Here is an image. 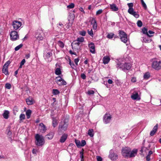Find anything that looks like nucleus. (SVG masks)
Listing matches in <instances>:
<instances>
[{
    "instance_id": "1",
    "label": "nucleus",
    "mask_w": 161,
    "mask_h": 161,
    "mask_svg": "<svg viewBox=\"0 0 161 161\" xmlns=\"http://www.w3.org/2000/svg\"><path fill=\"white\" fill-rule=\"evenodd\" d=\"M137 150L134 149L131 151V149L128 147H125L122 149V154L125 158H131L134 157L137 154Z\"/></svg>"
},
{
    "instance_id": "2",
    "label": "nucleus",
    "mask_w": 161,
    "mask_h": 161,
    "mask_svg": "<svg viewBox=\"0 0 161 161\" xmlns=\"http://www.w3.org/2000/svg\"><path fill=\"white\" fill-rule=\"evenodd\" d=\"M117 67L120 69L122 70L125 71L129 70L131 67V65L130 63H121L119 62L117 64Z\"/></svg>"
},
{
    "instance_id": "3",
    "label": "nucleus",
    "mask_w": 161,
    "mask_h": 161,
    "mask_svg": "<svg viewBox=\"0 0 161 161\" xmlns=\"http://www.w3.org/2000/svg\"><path fill=\"white\" fill-rule=\"evenodd\" d=\"M36 140V144L37 146H42L45 143V140L43 137L39 134H36L35 136Z\"/></svg>"
},
{
    "instance_id": "4",
    "label": "nucleus",
    "mask_w": 161,
    "mask_h": 161,
    "mask_svg": "<svg viewBox=\"0 0 161 161\" xmlns=\"http://www.w3.org/2000/svg\"><path fill=\"white\" fill-rule=\"evenodd\" d=\"M151 66L155 70H160L161 69V61L157 59H153L151 64Z\"/></svg>"
},
{
    "instance_id": "5",
    "label": "nucleus",
    "mask_w": 161,
    "mask_h": 161,
    "mask_svg": "<svg viewBox=\"0 0 161 161\" xmlns=\"http://www.w3.org/2000/svg\"><path fill=\"white\" fill-rule=\"evenodd\" d=\"M108 157L112 160L115 161L118 158V155L115 153V151L114 150L111 149L109 152Z\"/></svg>"
},
{
    "instance_id": "6",
    "label": "nucleus",
    "mask_w": 161,
    "mask_h": 161,
    "mask_svg": "<svg viewBox=\"0 0 161 161\" xmlns=\"http://www.w3.org/2000/svg\"><path fill=\"white\" fill-rule=\"evenodd\" d=\"M119 34L121 41L124 43H126L128 40L126 34L123 31H119Z\"/></svg>"
},
{
    "instance_id": "7",
    "label": "nucleus",
    "mask_w": 161,
    "mask_h": 161,
    "mask_svg": "<svg viewBox=\"0 0 161 161\" xmlns=\"http://www.w3.org/2000/svg\"><path fill=\"white\" fill-rule=\"evenodd\" d=\"M55 80L56 82L59 86L66 85L67 84L66 82L60 76L56 77Z\"/></svg>"
},
{
    "instance_id": "8",
    "label": "nucleus",
    "mask_w": 161,
    "mask_h": 161,
    "mask_svg": "<svg viewBox=\"0 0 161 161\" xmlns=\"http://www.w3.org/2000/svg\"><path fill=\"white\" fill-rule=\"evenodd\" d=\"M112 116L109 114H106L103 117V121L105 124L109 123L112 118Z\"/></svg>"
},
{
    "instance_id": "9",
    "label": "nucleus",
    "mask_w": 161,
    "mask_h": 161,
    "mask_svg": "<svg viewBox=\"0 0 161 161\" xmlns=\"http://www.w3.org/2000/svg\"><path fill=\"white\" fill-rule=\"evenodd\" d=\"M43 31L42 30L39 29L37 30L36 34V37L37 39L39 40H42L43 39V37L42 36Z\"/></svg>"
},
{
    "instance_id": "10",
    "label": "nucleus",
    "mask_w": 161,
    "mask_h": 161,
    "mask_svg": "<svg viewBox=\"0 0 161 161\" xmlns=\"http://www.w3.org/2000/svg\"><path fill=\"white\" fill-rule=\"evenodd\" d=\"M12 25L15 30L18 29L22 25V23L18 20H14L12 22Z\"/></svg>"
},
{
    "instance_id": "11",
    "label": "nucleus",
    "mask_w": 161,
    "mask_h": 161,
    "mask_svg": "<svg viewBox=\"0 0 161 161\" xmlns=\"http://www.w3.org/2000/svg\"><path fill=\"white\" fill-rule=\"evenodd\" d=\"M68 124L65 121L61 122L59 125L58 130L64 131L66 130L68 127Z\"/></svg>"
},
{
    "instance_id": "12",
    "label": "nucleus",
    "mask_w": 161,
    "mask_h": 161,
    "mask_svg": "<svg viewBox=\"0 0 161 161\" xmlns=\"http://www.w3.org/2000/svg\"><path fill=\"white\" fill-rule=\"evenodd\" d=\"M11 40L15 41L19 38V36L18 32L15 31H12L10 34Z\"/></svg>"
},
{
    "instance_id": "13",
    "label": "nucleus",
    "mask_w": 161,
    "mask_h": 161,
    "mask_svg": "<svg viewBox=\"0 0 161 161\" xmlns=\"http://www.w3.org/2000/svg\"><path fill=\"white\" fill-rule=\"evenodd\" d=\"M39 130L42 133H44L47 130L46 126L43 123H41L39 125Z\"/></svg>"
},
{
    "instance_id": "14",
    "label": "nucleus",
    "mask_w": 161,
    "mask_h": 161,
    "mask_svg": "<svg viewBox=\"0 0 161 161\" xmlns=\"http://www.w3.org/2000/svg\"><path fill=\"white\" fill-rule=\"evenodd\" d=\"M128 12L136 18H138L139 16V14H137L135 11H134L133 8H129Z\"/></svg>"
},
{
    "instance_id": "15",
    "label": "nucleus",
    "mask_w": 161,
    "mask_h": 161,
    "mask_svg": "<svg viewBox=\"0 0 161 161\" xmlns=\"http://www.w3.org/2000/svg\"><path fill=\"white\" fill-rule=\"evenodd\" d=\"M88 47L90 49V52L92 53H95V47L94 44L93 42H91L88 45Z\"/></svg>"
},
{
    "instance_id": "16",
    "label": "nucleus",
    "mask_w": 161,
    "mask_h": 161,
    "mask_svg": "<svg viewBox=\"0 0 161 161\" xmlns=\"http://www.w3.org/2000/svg\"><path fill=\"white\" fill-rule=\"evenodd\" d=\"M131 97L132 99L134 100H139L141 99L140 97L139 96L138 93L135 92L131 95Z\"/></svg>"
},
{
    "instance_id": "17",
    "label": "nucleus",
    "mask_w": 161,
    "mask_h": 161,
    "mask_svg": "<svg viewBox=\"0 0 161 161\" xmlns=\"http://www.w3.org/2000/svg\"><path fill=\"white\" fill-rule=\"evenodd\" d=\"M68 137V135L67 134H63L60 138L59 142L61 143H64L67 139Z\"/></svg>"
},
{
    "instance_id": "18",
    "label": "nucleus",
    "mask_w": 161,
    "mask_h": 161,
    "mask_svg": "<svg viewBox=\"0 0 161 161\" xmlns=\"http://www.w3.org/2000/svg\"><path fill=\"white\" fill-rule=\"evenodd\" d=\"M158 128V125L157 124L153 127L152 130L150 132V135L151 136H153L157 132Z\"/></svg>"
},
{
    "instance_id": "19",
    "label": "nucleus",
    "mask_w": 161,
    "mask_h": 161,
    "mask_svg": "<svg viewBox=\"0 0 161 161\" xmlns=\"http://www.w3.org/2000/svg\"><path fill=\"white\" fill-rule=\"evenodd\" d=\"M91 24L93 25V30H96L97 27V21L96 19L94 18H93L91 22Z\"/></svg>"
},
{
    "instance_id": "20",
    "label": "nucleus",
    "mask_w": 161,
    "mask_h": 161,
    "mask_svg": "<svg viewBox=\"0 0 161 161\" xmlns=\"http://www.w3.org/2000/svg\"><path fill=\"white\" fill-rule=\"evenodd\" d=\"M110 60V58L108 56H104L103 58V63L104 64H107L109 63Z\"/></svg>"
},
{
    "instance_id": "21",
    "label": "nucleus",
    "mask_w": 161,
    "mask_h": 161,
    "mask_svg": "<svg viewBox=\"0 0 161 161\" xmlns=\"http://www.w3.org/2000/svg\"><path fill=\"white\" fill-rule=\"evenodd\" d=\"M9 112L7 110H5L4 111V112L3 114V118L6 119H8L9 117Z\"/></svg>"
},
{
    "instance_id": "22",
    "label": "nucleus",
    "mask_w": 161,
    "mask_h": 161,
    "mask_svg": "<svg viewBox=\"0 0 161 161\" xmlns=\"http://www.w3.org/2000/svg\"><path fill=\"white\" fill-rule=\"evenodd\" d=\"M54 135V133L53 132H50L48 135L46 136V138L48 140H51L53 138Z\"/></svg>"
},
{
    "instance_id": "23",
    "label": "nucleus",
    "mask_w": 161,
    "mask_h": 161,
    "mask_svg": "<svg viewBox=\"0 0 161 161\" xmlns=\"http://www.w3.org/2000/svg\"><path fill=\"white\" fill-rule=\"evenodd\" d=\"M110 8L111 9L114 11H117L119 9L116 6L115 4H111L110 5Z\"/></svg>"
},
{
    "instance_id": "24",
    "label": "nucleus",
    "mask_w": 161,
    "mask_h": 161,
    "mask_svg": "<svg viewBox=\"0 0 161 161\" xmlns=\"http://www.w3.org/2000/svg\"><path fill=\"white\" fill-rule=\"evenodd\" d=\"M142 31L144 34H146L149 37H151L153 36L152 35H149L147 32V29L145 27L143 28L142 29Z\"/></svg>"
},
{
    "instance_id": "25",
    "label": "nucleus",
    "mask_w": 161,
    "mask_h": 161,
    "mask_svg": "<svg viewBox=\"0 0 161 161\" xmlns=\"http://www.w3.org/2000/svg\"><path fill=\"white\" fill-rule=\"evenodd\" d=\"M58 123L57 122V120L56 118H53L52 124L53 126L54 127H56L58 125Z\"/></svg>"
},
{
    "instance_id": "26",
    "label": "nucleus",
    "mask_w": 161,
    "mask_h": 161,
    "mask_svg": "<svg viewBox=\"0 0 161 161\" xmlns=\"http://www.w3.org/2000/svg\"><path fill=\"white\" fill-rule=\"evenodd\" d=\"M2 71L3 73H4L6 75H9L8 68L3 67Z\"/></svg>"
},
{
    "instance_id": "27",
    "label": "nucleus",
    "mask_w": 161,
    "mask_h": 161,
    "mask_svg": "<svg viewBox=\"0 0 161 161\" xmlns=\"http://www.w3.org/2000/svg\"><path fill=\"white\" fill-rule=\"evenodd\" d=\"M55 73L57 75H59L61 74V69L59 68H57L55 69Z\"/></svg>"
},
{
    "instance_id": "28",
    "label": "nucleus",
    "mask_w": 161,
    "mask_h": 161,
    "mask_svg": "<svg viewBox=\"0 0 161 161\" xmlns=\"http://www.w3.org/2000/svg\"><path fill=\"white\" fill-rule=\"evenodd\" d=\"M31 111L30 109H28L27 110L26 112V115L27 116V119H29L31 116Z\"/></svg>"
},
{
    "instance_id": "29",
    "label": "nucleus",
    "mask_w": 161,
    "mask_h": 161,
    "mask_svg": "<svg viewBox=\"0 0 161 161\" xmlns=\"http://www.w3.org/2000/svg\"><path fill=\"white\" fill-rule=\"evenodd\" d=\"M94 131L92 129H89L88 130V134L91 137H92L94 136Z\"/></svg>"
},
{
    "instance_id": "30",
    "label": "nucleus",
    "mask_w": 161,
    "mask_h": 161,
    "mask_svg": "<svg viewBox=\"0 0 161 161\" xmlns=\"http://www.w3.org/2000/svg\"><path fill=\"white\" fill-rule=\"evenodd\" d=\"M150 76L149 73V72H147L144 74L143 77L144 79L147 80L149 78Z\"/></svg>"
},
{
    "instance_id": "31",
    "label": "nucleus",
    "mask_w": 161,
    "mask_h": 161,
    "mask_svg": "<svg viewBox=\"0 0 161 161\" xmlns=\"http://www.w3.org/2000/svg\"><path fill=\"white\" fill-rule=\"evenodd\" d=\"M58 46L61 48H63L64 47V44L61 41H58Z\"/></svg>"
},
{
    "instance_id": "32",
    "label": "nucleus",
    "mask_w": 161,
    "mask_h": 161,
    "mask_svg": "<svg viewBox=\"0 0 161 161\" xmlns=\"http://www.w3.org/2000/svg\"><path fill=\"white\" fill-rule=\"evenodd\" d=\"M80 42H79L77 40L76 41H74L72 43V44H73V45H76L78 46V48H80V47L79 46V45H80Z\"/></svg>"
},
{
    "instance_id": "33",
    "label": "nucleus",
    "mask_w": 161,
    "mask_h": 161,
    "mask_svg": "<svg viewBox=\"0 0 161 161\" xmlns=\"http://www.w3.org/2000/svg\"><path fill=\"white\" fill-rule=\"evenodd\" d=\"M69 65L71 66V67L72 68V69H75V68L76 67L75 66V65L74 64L73 62H71V60L70 59H69Z\"/></svg>"
},
{
    "instance_id": "34",
    "label": "nucleus",
    "mask_w": 161,
    "mask_h": 161,
    "mask_svg": "<svg viewBox=\"0 0 161 161\" xmlns=\"http://www.w3.org/2000/svg\"><path fill=\"white\" fill-rule=\"evenodd\" d=\"M75 142L77 147H80V142L79 140L75 139Z\"/></svg>"
},
{
    "instance_id": "35",
    "label": "nucleus",
    "mask_w": 161,
    "mask_h": 161,
    "mask_svg": "<svg viewBox=\"0 0 161 161\" xmlns=\"http://www.w3.org/2000/svg\"><path fill=\"white\" fill-rule=\"evenodd\" d=\"M23 45L22 44H20L19 45H18L17 47H16L15 48L14 50L15 51H17L19 50L21 48Z\"/></svg>"
},
{
    "instance_id": "36",
    "label": "nucleus",
    "mask_w": 161,
    "mask_h": 161,
    "mask_svg": "<svg viewBox=\"0 0 161 161\" xmlns=\"http://www.w3.org/2000/svg\"><path fill=\"white\" fill-rule=\"evenodd\" d=\"M53 93L54 95H56L60 93L59 91L57 89H53Z\"/></svg>"
},
{
    "instance_id": "37",
    "label": "nucleus",
    "mask_w": 161,
    "mask_h": 161,
    "mask_svg": "<svg viewBox=\"0 0 161 161\" xmlns=\"http://www.w3.org/2000/svg\"><path fill=\"white\" fill-rule=\"evenodd\" d=\"M114 34L112 33H108L107 35V37L109 39H112L113 38Z\"/></svg>"
},
{
    "instance_id": "38",
    "label": "nucleus",
    "mask_w": 161,
    "mask_h": 161,
    "mask_svg": "<svg viewBox=\"0 0 161 161\" xmlns=\"http://www.w3.org/2000/svg\"><path fill=\"white\" fill-rule=\"evenodd\" d=\"M84 38L82 37H78L77 39V40L80 42V43L83 42L84 41Z\"/></svg>"
},
{
    "instance_id": "39",
    "label": "nucleus",
    "mask_w": 161,
    "mask_h": 161,
    "mask_svg": "<svg viewBox=\"0 0 161 161\" xmlns=\"http://www.w3.org/2000/svg\"><path fill=\"white\" fill-rule=\"evenodd\" d=\"M26 102L27 104L28 105L32 104H33V102L32 100H30L29 99L27 98L26 99Z\"/></svg>"
},
{
    "instance_id": "40",
    "label": "nucleus",
    "mask_w": 161,
    "mask_h": 161,
    "mask_svg": "<svg viewBox=\"0 0 161 161\" xmlns=\"http://www.w3.org/2000/svg\"><path fill=\"white\" fill-rule=\"evenodd\" d=\"M25 62V59H23L20 63V64L19 68H21L22 66L23 65Z\"/></svg>"
},
{
    "instance_id": "41",
    "label": "nucleus",
    "mask_w": 161,
    "mask_h": 161,
    "mask_svg": "<svg viewBox=\"0 0 161 161\" xmlns=\"http://www.w3.org/2000/svg\"><path fill=\"white\" fill-rule=\"evenodd\" d=\"M87 31L89 35H90V36L92 37H93L94 34L92 29H91L90 30H88Z\"/></svg>"
},
{
    "instance_id": "42",
    "label": "nucleus",
    "mask_w": 161,
    "mask_h": 161,
    "mask_svg": "<svg viewBox=\"0 0 161 161\" xmlns=\"http://www.w3.org/2000/svg\"><path fill=\"white\" fill-rule=\"evenodd\" d=\"M5 87L6 89H10L11 87V85L10 83H7L5 85Z\"/></svg>"
},
{
    "instance_id": "43",
    "label": "nucleus",
    "mask_w": 161,
    "mask_h": 161,
    "mask_svg": "<svg viewBox=\"0 0 161 161\" xmlns=\"http://www.w3.org/2000/svg\"><path fill=\"white\" fill-rule=\"evenodd\" d=\"M25 119V115L24 114H21L19 116V120H22Z\"/></svg>"
},
{
    "instance_id": "44",
    "label": "nucleus",
    "mask_w": 161,
    "mask_h": 161,
    "mask_svg": "<svg viewBox=\"0 0 161 161\" xmlns=\"http://www.w3.org/2000/svg\"><path fill=\"white\" fill-rule=\"evenodd\" d=\"M57 26L60 29H61L64 27L63 24L61 22H59L58 24H57Z\"/></svg>"
},
{
    "instance_id": "45",
    "label": "nucleus",
    "mask_w": 161,
    "mask_h": 161,
    "mask_svg": "<svg viewBox=\"0 0 161 161\" xmlns=\"http://www.w3.org/2000/svg\"><path fill=\"white\" fill-rule=\"evenodd\" d=\"M86 32L85 31H80V35L85 36L86 35Z\"/></svg>"
},
{
    "instance_id": "46",
    "label": "nucleus",
    "mask_w": 161,
    "mask_h": 161,
    "mask_svg": "<svg viewBox=\"0 0 161 161\" xmlns=\"http://www.w3.org/2000/svg\"><path fill=\"white\" fill-rule=\"evenodd\" d=\"M10 62L9 61H8L6 62L5 64L3 65V67H6L8 68V66H9V65L10 64Z\"/></svg>"
},
{
    "instance_id": "47",
    "label": "nucleus",
    "mask_w": 161,
    "mask_h": 161,
    "mask_svg": "<svg viewBox=\"0 0 161 161\" xmlns=\"http://www.w3.org/2000/svg\"><path fill=\"white\" fill-rule=\"evenodd\" d=\"M86 142L85 140H82L81 141L80 143V147H83L86 144Z\"/></svg>"
},
{
    "instance_id": "48",
    "label": "nucleus",
    "mask_w": 161,
    "mask_h": 161,
    "mask_svg": "<svg viewBox=\"0 0 161 161\" xmlns=\"http://www.w3.org/2000/svg\"><path fill=\"white\" fill-rule=\"evenodd\" d=\"M142 5L144 8L146 9L147 8V7L146 4L145 3L143 0H141Z\"/></svg>"
},
{
    "instance_id": "49",
    "label": "nucleus",
    "mask_w": 161,
    "mask_h": 161,
    "mask_svg": "<svg viewBox=\"0 0 161 161\" xmlns=\"http://www.w3.org/2000/svg\"><path fill=\"white\" fill-rule=\"evenodd\" d=\"M137 26L139 27H141L142 25V22L141 20H138L137 23Z\"/></svg>"
},
{
    "instance_id": "50",
    "label": "nucleus",
    "mask_w": 161,
    "mask_h": 161,
    "mask_svg": "<svg viewBox=\"0 0 161 161\" xmlns=\"http://www.w3.org/2000/svg\"><path fill=\"white\" fill-rule=\"evenodd\" d=\"M52 55V53L51 52H48L46 54V57L47 58H49Z\"/></svg>"
},
{
    "instance_id": "51",
    "label": "nucleus",
    "mask_w": 161,
    "mask_h": 161,
    "mask_svg": "<svg viewBox=\"0 0 161 161\" xmlns=\"http://www.w3.org/2000/svg\"><path fill=\"white\" fill-rule=\"evenodd\" d=\"M75 6V5L73 3H71L70 4L67 6V8H72Z\"/></svg>"
},
{
    "instance_id": "52",
    "label": "nucleus",
    "mask_w": 161,
    "mask_h": 161,
    "mask_svg": "<svg viewBox=\"0 0 161 161\" xmlns=\"http://www.w3.org/2000/svg\"><path fill=\"white\" fill-rule=\"evenodd\" d=\"M94 93V92L93 90H89L87 92L88 94L90 95L91 94H93Z\"/></svg>"
},
{
    "instance_id": "53",
    "label": "nucleus",
    "mask_w": 161,
    "mask_h": 161,
    "mask_svg": "<svg viewBox=\"0 0 161 161\" xmlns=\"http://www.w3.org/2000/svg\"><path fill=\"white\" fill-rule=\"evenodd\" d=\"M103 12V10L101 9L98 10L97 11L96 15H99V14H101Z\"/></svg>"
},
{
    "instance_id": "54",
    "label": "nucleus",
    "mask_w": 161,
    "mask_h": 161,
    "mask_svg": "<svg viewBox=\"0 0 161 161\" xmlns=\"http://www.w3.org/2000/svg\"><path fill=\"white\" fill-rule=\"evenodd\" d=\"M127 5L129 8H133V3H127Z\"/></svg>"
},
{
    "instance_id": "55",
    "label": "nucleus",
    "mask_w": 161,
    "mask_h": 161,
    "mask_svg": "<svg viewBox=\"0 0 161 161\" xmlns=\"http://www.w3.org/2000/svg\"><path fill=\"white\" fill-rule=\"evenodd\" d=\"M79 58H75L74 60V62L76 66L78 65V63L79 61Z\"/></svg>"
},
{
    "instance_id": "56",
    "label": "nucleus",
    "mask_w": 161,
    "mask_h": 161,
    "mask_svg": "<svg viewBox=\"0 0 161 161\" xmlns=\"http://www.w3.org/2000/svg\"><path fill=\"white\" fill-rule=\"evenodd\" d=\"M80 158H81V161H83V152H80Z\"/></svg>"
},
{
    "instance_id": "57",
    "label": "nucleus",
    "mask_w": 161,
    "mask_h": 161,
    "mask_svg": "<svg viewBox=\"0 0 161 161\" xmlns=\"http://www.w3.org/2000/svg\"><path fill=\"white\" fill-rule=\"evenodd\" d=\"M131 81L132 82L134 83L136 82V78L135 77H132L131 79Z\"/></svg>"
},
{
    "instance_id": "58",
    "label": "nucleus",
    "mask_w": 161,
    "mask_h": 161,
    "mask_svg": "<svg viewBox=\"0 0 161 161\" xmlns=\"http://www.w3.org/2000/svg\"><path fill=\"white\" fill-rule=\"evenodd\" d=\"M81 78L84 80L86 78V75L84 73L81 74Z\"/></svg>"
},
{
    "instance_id": "59",
    "label": "nucleus",
    "mask_w": 161,
    "mask_h": 161,
    "mask_svg": "<svg viewBox=\"0 0 161 161\" xmlns=\"http://www.w3.org/2000/svg\"><path fill=\"white\" fill-rule=\"evenodd\" d=\"M70 18H71V20H72V22L71 23V25L72 24V23H73V21H74V15H71L69 16Z\"/></svg>"
},
{
    "instance_id": "60",
    "label": "nucleus",
    "mask_w": 161,
    "mask_h": 161,
    "mask_svg": "<svg viewBox=\"0 0 161 161\" xmlns=\"http://www.w3.org/2000/svg\"><path fill=\"white\" fill-rule=\"evenodd\" d=\"M97 161H102V158L100 156H97Z\"/></svg>"
},
{
    "instance_id": "61",
    "label": "nucleus",
    "mask_w": 161,
    "mask_h": 161,
    "mask_svg": "<svg viewBox=\"0 0 161 161\" xmlns=\"http://www.w3.org/2000/svg\"><path fill=\"white\" fill-rule=\"evenodd\" d=\"M37 150L36 149H33L32 151V153L33 154H36Z\"/></svg>"
},
{
    "instance_id": "62",
    "label": "nucleus",
    "mask_w": 161,
    "mask_h": 161,
    "mask_svg": "<svg viewBox=\"0 0 161 161\" xmlns=\"http://www.w3.org/2000/svg\"><path fill=\"white\" fill-rule=\"evenodd\" d=\"M13 111H14H14H16L17 112L18 111V109L16 107H14L13 108Z\"/></svg>"
},
{
    "instance_id": "63",
    "label": "nucleus",
    "mask_w": 161,
    "mask_h": 161,
    "mask_svg": "<svg viewBox=\"0 0 161 161\" xmlns=\"http://www.w3.org/2000/svg\"><path fill=\"white\" fill-rule=\"evenodd\" d=\"M150 159V156H149V155H147L146 157V160L147 161H149Z\"/></svg>"
},
{
    "instance_id": "64",
    "label": "nucleus",
    "mask_w": 161,
    "mask_h": 161,
    "mask_svg": "<svg viewBox=\"0 0 161 161\" xmlns=\"http://www.w3.org/2000/svg\"><path fill=\"white\" fill-rule=\"evenodd\" d=\"M108 82L109 84H112L113 83L112 80L110 79L108 80Z\"/></svg>"
}]
</instances>
